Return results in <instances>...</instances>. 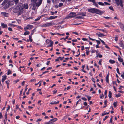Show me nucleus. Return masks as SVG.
I'll return each mask as SVG.
<instances>
[{"label": "nucleus", "instance_id": "f257e3e1", "mask_svg": "<svg viewBox=\"0 0 124 124\" xmlns=\"http://www.w3.org/2000/svg\"><path fill=\"white\" fill-rule=\"evenodd\" d=\"M37 0H31V6H32V9L34 10H37L42 2V0H38V2H36Z\"/></svg>", "mask_w": 124, "mask_h": 124}, {"label": "nucleus", "instance_id": "f03ea898", "mask_svg": "<svg viewBox=\"0 0 124 124\" xmlns=\"http://www.w3.org/2000/svg\"><path fill=\"white\" fill-rule=\"evenodd\" d=\"M88 11L89 12L92 13H97V14H100L102 13L101 11L100 10L94 8L88 9Z\"/></svg>", "mask_w": 124, "mask_h": 124}, {"label": "nucleus", "instance_id": "7ed1b4c3", "mask_svg": "<svg viewBox=\"0 0 124 124\" xmlns=\"http://www.w3.org/2000/svg\"><path fill=\"white\" fill-rule=\"evenodd\" d=\"M55 25V23H47L45 24H41V26L42 27H49L51 26Z\"/></svg>", "mask_w": 124, "mask_h": 124}, {"label": "nucleus", "instance_id": "20e7f679", "mask_svg": "<svg viewBox=\"0 0 124 124\" xmlns=\"http://www.w3.org/2000/svg\"><path fill=\"white\" fill-rule=\"evenodd\" d=\"M33 28V26L32 25H28L27 26L24 28V30L25 31L27 30V29H31Z\"/></svg>", "mask_w": 124, "mask_h": 124}, {"label": "nucleus", "instance_id": "39448f33", "mask_svg": "<svg viewBox=\"0 0 124 124\" xmlns=\"http://www.w3.org/2000/svg\"><path fill=\"white\" fill-rule=\"evenodd\" d=\"M76 14L74 12H71L68 15V17H72L75 16Z\"/></svg>", "mask_w": 124, "mask_h": 124}, {"label": "nucleus", "instance_id": "423d86ee", "mask_svg": "<svg viewBox=\"0 0 124 124\" xmlns=\"http://www.w3.org/2000/svg\"><path fill=\"white\" fill-rule=\"evenodd\" d=\"M23 7L25 9H27L28 8V4L27 3H24L23 5Z\"/></svg>", "mask_w": 124, "mask_h": 124}, {"label": "nucleus", "instance_id": "0eeeda50", "mask_svg": "<svg viewBox=\"0 0 124 124\" xmlns=\"http://www.w3.org/2000/svg\"><path fill=\"white\" fill-rule=\"evenodd\" d=\"M1 14L5 17H8V14L6 12H1Z\"/></svg>", "mask_w": 124, "mask_h": 124}, {"label": "nucleus", "instance_id": "6e6552de", "mask_svg": "<svg viewBox=\"0 0 124 124\" xmlns=\"http://www.w3.org/2000/svg\"><path fill=\"white\" fill-rule=\"evenodd\" d=\"M1 25L2 27L3 28H4L7 27V25L6 24H4L3 23H1Z\"/></svg>", "mask_w": 124, "mask_h": 124}, {"label": "nucleus", "instance_id": "1a4fd4ad", "mask_svg": "<svg viewBox=\"0 0 124 124\" xmlns=\"http://www.w3.org/2000/svg\"><path fill=\"white\" fill-rule=\"evenodd\" d=\"M59 102V101L57 102L55 101H52L50 102V104L52 105L58 103Z\"/></svg>", "mask_w": 124, "mask_h": 124}, {"label": "nucleus", "instance_id": "9d476101", "mask_svg": "<svg viewBox=\"0 0 124 124\" xmlns=\"http://www.w3.org/2000/svg\"><path fill=\"white\" fill-rule=\"evenodd\" d=\"M57 17V16H50L49 18L48 19H55Z\"/></svg>", "mask_w": 124, "mask_h": 124}, {"label": "nucleus", "instance_id": "9b49d317", "mask_svg": "<svg viewBox=\"0 0 124 124\" xmlns=\"http://www.w3.org/2000/svg\"><path fill=\"white\" fill-rule=\"evenodd\" d=\"M120 6L121 7H123V2L122 0H120V2H119V4Z\"/></svg>", "mask_w": 124, "mask_h": 124}, {"label": "nucleus", "instance_id": "f8f14e48", "mask_svg": "<svg viewBox=\"0 0 124 124\" xmlns=\"http://www.w3.org/2000/svg\"><path fill=\"white\" fill-rule=\"evenodd\" d=\"M51 120H50L49 122H45L44 124H54L51 121Z\"/></svg>", "mask_w": 124, "mask_h": 124}, {"label": "nucleus", "instance_id": "ddd939ff", "mask_svg": "<svg viewBox=\"0 0 124 124\" xmlns=\"http://www.w3.org/2000/svg\"><path fill=\"white\" fill-rule=\"evenodd\" d=\"M2 78V82H3L6 79L7 76H3Z\"/></svg>", "mask_w": 124, "mask_h": 124}, {"label": "nucleus", "instance_id": "4468645a", "mask_svg": "<svg viewBox=\"0 0 124 124\" xmlns=\"http://www.w3.org/2000/svg\"><path fill=\"white\" fill-rule=\"evenodd\" d=\"M50 44L49 45H48L47 47H51L52 46L53 44V42L51 41V42L50 43Z\"/></svg>", "mask_w": 124, "mask_h": 124}, {"label": "nucleus", "instance_id": "2eb2a0df", "mask_svg": "<svg viewBox=\"0 0 124 124\" xmlns=\"http://www.w3.org/2000/svg\"><path fill=\"white\" fill-rule=\"evenodd\" d=\"M79 15H82L83 16H85L86 15V13L85 12H82L79 14Z\"/></svg>", "mask_w": 124, "mask_h": 124}, {"label": "nucleus", "instance_id": "dca6fc26", "mask_svg": "<svg viewBox=\"0 0 124 124\" xmlns=\"http://www.w3.org/2000/svg\"><path fill=\"white\" fill-rule=\"evenodd\" d=\"M108 78H109V75L108 74L107 76H106V82L107 83H108L109 82V79H108Z\"/></svg>", "mask_w": 124, "mask_h": 124}, {"label": "nucleus", "instance_id": "f3484780", "mask_svg": "<svg viewBox=\"0 0 124 124\" xmlns=\"http://www.w3.org/2000/svg\"><path fill=\"white\" fill-rule=\"evenodd\" d=\"M57 120V119L55 118L53 119H51L50 120H51V121L53 123V124H54L53 123L56 121Z\"/></svg>", "mask_w": 124, "mask_h": 124}, {"label": "nucleus", "instance_id": "a211bd4d", "mask_svg": "<svg viewBox=\"0 0 124 124\" xmlns=\"http://www.w3.org/2000/svg\"><path fill=\"white\" fill-rule=\"evenodd\" d=\"M120 26L122 30L124 31V25L122 24H121Z\"/></svg>", "mask_w": 124, "mask_h": 124}, {"label": "nucleus", "instance_id": "6ab92c4d", "mask_svg": "<svg viewBox=\"0 0 124 124\" xmlns=\"http://www.w3.org/2000/svg\"><path fill=\"white\" fill-rule=\"evenodd\" d=\"M118 60L121 62H122L123 61V60L120 56H119V57L118 58Z\"/></svg>", "mask_w": 124, "mask_h": 124}, {"label": "nucleus", "instance_id": "aec40b11", "mask_svg": "<svg viewBox=\"0 0 124 124\" xmlns=\"http://www.w3.org/2000/svg\"><path fill=\"white\" fill-rule=\"evenodd\" d=\"M13 11L15 13H16L19 10V9H17L16 8H15L13 9Z\"/></svg>", "mask_w": 124, "mask_h": 124}, {"label": "nucleus", "instance_id": "412c9836", "mask_svg": "<svg viewBox=\"0 0 124 124\" xmlns=\"http://www.w3.org/2000/svg\"><path fill=\"white\" fill-rule=\"evenodd\" d=\"M109 62L113 64L115 63V62L113 60H109Z\"/></svg>", "mask_w": 124, "mask_h": 124}, {"label": "nucleus", "instance_id": "4be33fe9", "mask_svg": "<svg viewBox=\"0 0 124 124\" xmlns=\"http://www.w3.org/2000/svg\"><path fill=\"white\" fill-rule=\"evenodd\" d=\"M112 93L110 91H109V94L108 95V97L109 98H111L112 96Z\"/></svg>", "mask_w": 124, "mask_h": 124}, {"label": "nucleus", "instance_id": "5701e85b", "mask_svg": "<svg viewBox=\"0 0 124 124\" xmlns=\"http://www.w3.org/2000/svg\"><path fill=\"white\" fill-rule=\"evenodd\" d=\"M98 35V36L100 37H101L102 36H105L103 34L101 33H99Z\"/></svg>", "mask_w": 124, "mask_h": 124}, {"label": "nucleus", "instance_id": "b1692460", "mask_svg": "<svg viewBox=\"0 0 124 124\" xmlns=\"http://www.w3.org/2000/svg\"><path fill=\"white\" fill-rule=\"evenodd\" d=\"M115 1L117 5L118 6L119 5L120 1H119V0H115Z\"/></svg>", "mask_w": 124, "mask_h": 124}, {"label": "nucleus", "instance_id": "393cba45", "mask_svg": "<svg viewBox=\"0 0 124 124\" xmlns=\"http://www.w3.org/2000/svg\"><path fill=\"white\" fill-rule=\"evenodd\" d=\"M98 4L99 5H101V6H104V3H103L102 2H98Z\"/></svg>", "mask_w": 124, "mask_h": 124}, {"label": "nucleus", "instance_id": "a878e982", "mask_svg": "<svg viewBox=\"0 0 124 124\" xmlns=\"http://www.w3.org/2000/svg\"><path fill=\"white\" fill-rule=\"evenodd\" d=\"M109 113V112H108V113H105V112H103L102 113V114L101 115L102 116H103L105 115H106L108 114Z\"/></svg>", "mask_w": 124, "mask_h": 124}, {"label": "nucleus", "instance_id": "bb28decb", "mask_svg": "<svg viewBox=\"0 0 124 124\" xmlns=\"http://www.w3.org/2000/svg\"><path fill=\"white\" fill-rule=\"evenodd\" d=\"M30 34V32L28 31H26L24 33V35H29Z\"/></svg>", "mask_w": 124, "mask_h": 124}, {"label": "nucleus", "instance_id": "cd10ccee", "mask_svg": "<svg viewBox=\"0 0 124 124\" xmlns=\"http://www.w3.org/2000/svg\"><path fill=\"white\" fill-rule=\"evenodd\" d=\"M93 5H94L97 7L98 8V5L95 2V1L93 3Z\"/></svg>", "mask_w": 124, "mask_h": 124}, {"label": "nucleus", "instance_id": "c85d7f7f", "mask_svg": "<svg viewBox=\"0 0 124 124\" xmlns=\"http://www.w3.org/2000/svg\"><path fill=\"white\" fill-rule=\"evenodd\" d=\"M51 41V40H50L49 39H47L46 40V43L47 44H49V43H50Z\"/></svg>", "mask_w": 124, "mask_h": 124}, {"label": "nucleus", "instance_id": "c756f323", "mask_svg": "<svg viewBox=\"0 0 124 124\" xmlns=\"http://www.w3.org/2000/svg\"><path fill=\"white\" fill-rule=\"evenodd\" d=\"M119 45L120 46L122 47L123 48H124V46L123 43H120Z\"/></svg>", "mask_w": 124, "mask_h": 124}, {"label": "nucleus", "instance_id": "7c9ffc66", "mask_svg": "<svg viewBox=\"0 0 124 124\" xmlns=\"http://www.w3.org/2000/svg\"><path fill=\"white\" fill-rule=\"evenodd\" d=\"M113 105L115 107H116L117 106V103L116 102H114L113 103Z\"/></svg>", "mask_w": 124, "mask_h": 124}, {"label": "nucleus", "instance_id": "2f4dec72", "mask_svg": "<svg viewBox=\"0 0 124 124\" xmlns=\"http://www.w3.org/2000/svg\"><path fill=\"white\" fill-rule=\"evenodd\" d=\"M11 71L10 70H8V75L9 74H11Z\"/></svg>", "mask_w": 124, "mask_h": 124}, {"label": "nucleus", "instance_id": "473e14b6", "mask_svg": "<svg viewBox=\"0 0 124 124\" xmlns=\"http://www.w3.org/2000/svg\"><path fill=\"white\" fill-rule=\"evenodd\" d=\"M99 30L100 31H102L103 32H105L106 33H107V31L105 30H104L100 29Z\"/></svg>", "mask_w": 124, "mask_h": 124}, {"label": "nucleus", "instance_id": "72a5a7b5", "mask_svg": "<svg viewBox=\"0 0 124 124\" xmlns=\"http://www.w3.org/2000/svg\"><path fill=\"white\" fill-rule=\"evenodd\" d=\"M121 95V94L120 93H118V94H116V97L118 98V97H120Z\"/></svg>", "mask_w": 124, "mask_h": 124}, {"label": "nucleus", "instance_id": "f704fd0d", "mask_svg": "<svg viewBox=\"0 0 124 124\" xmlns=\"http://www.w3.org/2000/svg\"><path fill=\"white\" fill-rule=\"evenodd\" d=\"M7 1L6 0H4L3 2H2V5H4L7 2Z\"/></svg>", "mask_w": 124, "mask_h": 124}, {"label": "nucleus", "instance_id": "c9c22d12", "mask_svg": "<svg viewBox=\"0 0 124 124\" xmlns=\"http://www.w3.org/2000/svg\"><path fill=\"white\" fill-rule=\"evenodd\" d=\"M7 1L6 0H4L3 2H2V5H4L7 2Z\"/></svg>", "mask_w": 124, "mask_h": 124}, {"label": "nucleus", "instance_id": "e433bc0d", "mask_svg": "<svg viewBox=\"0 0 124 124\" xmlns=\"http://www.w3.org/2000/svg\"><path fill=\"white\" fill-rule=\"evenodd\" d=\"M99 39L103 44L104 45H105V43L103 40H102L100 39Z\"/></svg>", "mask_w": 124, "mask_h": 124}, {"label": "nucleus", "instance_id": "4c0bfd02", "mask_svg": "<svg viewBox=\"0 0 124 124\" xmlns=\"http://www.w3.org/2000/svg\"><path fill=\"white\" fill-rule=\"evenodd\" d=\"M41 16H39L37 19L35 20V21H37L39 20Z\"/></svg>", "mask_w": 124, "mask_h": 124}, {"label": "nucleus", "instance_id": "58836bf2", "mask_svg": "<svg viewBox=\"0 0 124 124\" xmlns=\"http://www.w3.org/2000/svg\"><path fill=\"white\" fill-rule=\"evenodd\" d=\"M109 8L111 10L114 11V9L112 6H110L109 7Z\"/></svg>", "mask_w": 124, "mask_h": 124}, {"label": "nucleus", "instance_id": "ea45409f", "mask_svg": "<svg viewBox=\"0 0 124 124\" xmlns=\"http://www.w3.org/2000/svg\"><path fill=\"white\" fill-rule=\"evenodd\" d=\"M63 5V4L62 3H60L59 4V6L61 7Z\"/></svg>", "mask_w": 124, "mask_h": 124}, {"label": "nucleus", "instance_id": "a19ab883", "mask_svg": "<svg viewBox=\"0 0 124 124\" xmlns=\"http://www.w3.org/2000/svg\"><path fill=\"white\" fill-rule=\"evenodd\" d=\"M116 71L117 72V73L118 74H120V73H119V69H118V68H117L116 69Z\"/></svg>", "mask_w": 124, "mask_h": 124}, {"label": "nucleus", "instance_id": "79ce46f5", "mask_svg": "<svg viewBox=\"0 0 124 124\" xmlns=\"http://www.w3.org/2000/svg\"><path fill=\"white\" fill-rule=\"evenodd\" d=\"M92 80L94 83H95V79L93 78H92Z\"/></svg>", "mask_w": 124, "mask_h": 124}, {"label": "nucleus", "instance_id": "37998d69", "mask_svg": "<svg viewBox=\"0 0 124 124\" xmlns=\"http://www.w3.org/2000/svg\"><path fill=\"white\" fill-rule=\"evenodd\" d=\"M96 41L97 43V45H99V44H100L101 42L99 41L98 40H96Z\"/></svg>", "mask_w": 124, "mask_h": 124}, {"label": "nucleus", "instance_id": "c03bdc74", "mask_svg": "<svg viewBox=\"0 0 124 124\" xmlns=\"http://www.w3.org/2000/svg\"><path fill=\"white\" fill-rule=\"evenodd\" d=\"M102 60L101 59L99 60V61L98 62V63H99V64L100 65H101V63L102 62Z\"/></svg>", "mask_w": 124, "mask_h": 124}, {"label": "nucleus", "instance_id": "a18cd8bd", "mask_svg": "<svg viewBox=\"0 0 124 124\" xmlns=\"http://www.w3.org/2000/svg\"><path fill=\"white\" fill-rule=\"evenodd\" d=\"M42 119L40 118H39L36 121V122L37 123H38V121H41L42 120Z\"/></svg>", "mask_w": 124, "mask_h": 124}, {"label": "nucleus", "instance_id": "49530a36", "mask_svg": "<svg viewBox=\"0 0 124 124\" xmlns=\"http://www.w3.org/2000/svg\"><path fill=\"white\" fill-rule=\"evenodd\" d=\"M14 1L16 4L18 3L19 1V0H14Z\"/></svg>", "mask_w": 124, "mask_h": 124}, {"label": "nucleus", "instance_id": "de8ad7c7", "mask_svg": "<svg viewBox=\"0 0 124 124\" xmlns=\"http://www.w3.org/2000/svg\"><path fill=\"white\" fill-rule=\"evenodd\" d=\"M108 117V116H105V118L103 119V121H105V120Z\"/></svg>", "mask_w": 124, "mask_h": 124}, {"label": "nucleus", "instance_id": "09e8293b", "mask_svg": "<svg viewBox=\"0 0 124 124\" xmlns=\"http://www.w3.org/2000/svg\"><path fill=\"white\" fill-rule=\"evenodd\" d=\"M81 99L84 101H85L87 100L86 99L85 97H82Z\"/></svg>", "mask_w": 124, "mask_h": 124}, {"label": "nucleus", "instance_id": "8fccbe9b", "mask_svg": "<svg viewBox=\"0 0 124 124\" xmlns=\"http://www.w3.org/2000/svg\"><path fill=\"white\" fill-rule=\"evenodd\" d=\"M64 57H59V59H60L61 60H63L64 58Z\"/></svg>", "mask_w": 124, "mask_h": 124}, {"label": "nucleus", "instance_id": "3c124183", "mask_svg": "<svg viewBox=\"0 0 124 124\" xmlns=\"http://www.w3.org/2000/svg\"><path fill=\"white\" fill-rule=\"evenodd\" d=\"M88 1L93 3L95 1V0H88Z\"/></svg>", "mask_w": 124, "mask_h": 124}, {"label": "nucleus", "instance_id": "603ef678", "mask_svg": "<svg viewBox=\"0 0 124 124\" xmlns=\"http://www.w3.org/2000/svg\"><path fill=\"white\" fill-rule=\"evenodd\" d=\"M8 30H9L10 31H12V29L10 27L8 28Z\"/></svg>", "mask_w": 124, "mask_h": 124}, {"label": "nucleus", "instance_id": "864d4df0", "mask_svg": "<svg viewBox=\"0 0 124 124\" xmlns=\"http://www.w3.org/2000/svg\"><path fill=\"white\" fill-rule=\"evenodd\" d=\"M107 100H106L104 101V104L105 105H106L107 104Z\"/></svg>", "mask_w": 124, "mask_h": 124}, {"label": "nucleus", "instance_id": "5fc2aeb1", "mask_svg": "<svg viewBox=\"0 0 124 124\" xmlns=\"http://www.w3.org/2000/svg\"><path fill=\"white\" fill-rule=\"evenodd\" d=\"M9 81H6V84H7V85H9Z\"/></svg>", "mask_w": 124, "mask_h": 124}, {"label": "nucleus", "instance_id": "6e6d98bb", "mask_svg": "<svg viewBox=\"0 0 124 124\" xmlns=\"http://www.w3.org/2000/svg\"><path fill=\"white\" fill-rule=\"evenodd\" d=\"M82 39L84 41H88L87 40V39H86L85 38H83Z\"/></svg>", "mask_w": 124, "mask_h": 124}, {"label": "nucleus", "instance_id": "4d7b16f0", "mask_svg": "<svg viewBox=\"0 0 124 124\" xmlns=\"http://www.w3.org/2000/svg\"><path fill=\"white\" fill-rule=\"evenodd\" d=\"M86 53L87 55H88L89 54V51L86 50Z\"/></svg>", "mask_w": 124, "mask_h": 124}, {"label": "nucleus", "instance_id": "13d9d810", "mask_svg": "<svg viewBox=\"0 0 124 124\" xmlns=\"http://www.w3.org/2000/svg\"><path fill=\"white\" fill-rule=\"evenodd\" d=\"M35 30V29H34V30H32V31H31V35H32L33 34V33H34V31Z\"/></svg>", "mask_w": 124, "mask_h": 124}, {"label": "nucleus", "instance_id": "bf43d9fd", "mask_svg": "<svg viewBox=\"0 0 124 124\" xmlns=\"http://www.w3.org/2000/svg\"><path fill=\"white\" fill-rule=\"evenodd\" d=\"M51 0H47V2L48 3H51Z\"/></svg>", "mask_w": 124, "mask_h": 124}, {"label": "nucleus", "instance_id": "052dcab7", "mask_svg": "<svg viewBox=\"0 0 124 124\" xmlns=\"http://www.w3.org/2000/svg\"><path fill=\"white\" fill-rule=\"evenodd\" d=\"M2 115L1 113H0V118H2Z\"/></svg>", "mask_w": 124, "mask_h": 124}, {"label": "nucleus", "instance_id": "680f3d73", "mask_svg": "<svg viewBox=\"0 0 124 124\" xmlns=\"http://www.w3.org/2000/svg\"><path fill=\"white\" fill-rule=\"evenodd\" d=\"M41 65V64L40 63L39 64L37 65V66L38 67H40Z\"/></svg>", "mask_w": 124, "mask_h": 124}, {"label": "nucleus", "instance_id": "e2e57ef3", "mask_svg": "<svg viewBox=\"0 0 124 124\" xmlns=\"http://www.w3.org/2000/svg\"><path fill=\"white\" fill-rule=\"evenodd\" d=\"M87 98H88V100L89 101V100H90L91 99V97L89 96L88 97H87Z\"/></svg>", "mask_w": 124, "mask_h": 124}, {"label": "nucleus", "instance_id": "0e129e2a", "mask_svg": "<svg viewBox=\"0 0 124 124\" xmlns=\"http://www.w3.org/2000/svg\"><path fill=\"white\" fill-rule=\"evenodd\" d=\"M104 97V95H103V94H102V95H101L100 96V98L101 99H102V97Z\"/></svg>", "mask_w": 124, "mask_h": 124}, {"label": "nucleus", "instance_id": "69168bd1", "mask_svg": "<svg viewBox=\"0 0 124 124\" xmlns=\"http://www.w3.org/2000/svg\"><path fill=\"white\" fill-rule=\"evenodd\" d=\"M57 92V91L55 90H54L53 91L54 93L53 94H54L55 93H56Z\"/></svg>", "mask_w": 124, "mask_h": 124}, {"label": "nucleus", "instance_id": "338daca9", "mask_svg": "<svg viewBox=\"0 0 124 124\" xmlns=\"http://www.w3.org/2000/svg\"><path fill=\"white\" fill-rule=\"evenodd\" d=\"M72 73V72L70 71H68L66 72V74H70L71 73Z\"/></svg>", "mask_w": 124, "mask_h": 124}, {"label": "nucleus", "instance_id": "774afa93", "mask_svg": "<svg viewBox=\"0 0 124 124\" xmlns=\"http://www.w3.org/2000/svg\"><path fill=\"white\" fill-rule=\"evenodd\" d=\"M84 104L85 106H86L87 105V103L86 102H85L84 103Z\"/></svg>", "mask_w": 124, "mask_h": 124}]
</instances>
